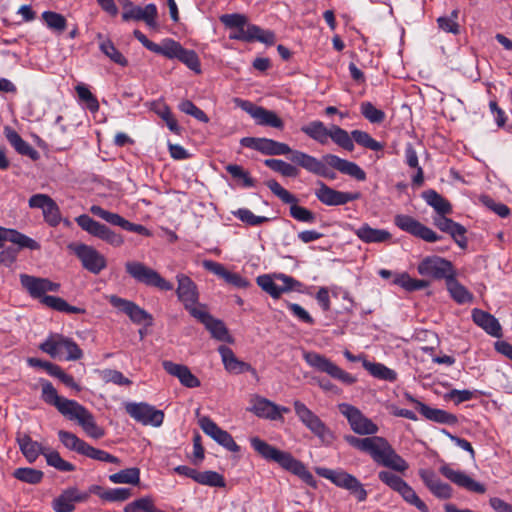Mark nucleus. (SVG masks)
Listing matches in <instances>:
<instances>
[{
    "mask_svg": "<svg viewBox=\"0 0 512 512\" xmlns=\"http://www.w3.org/2000/svg\"><path fill=\"white\" fill-rule=\"evenodd\" d=\"M422 198L439 215H447L452 212V206H451L450 202L433 189L424 191L422 193Z\"/></svg>",
    "mask_w": 512,
    "mask_h": 512,
    "instance_id": "obj_42",
    "label": "nucleus"
},
{
    "mask_svg": "<svg viewBox=\"0 0 512 512\" xmlns=\"http://www.w3.org/2000/svg\"><path fill=\"white\" fill-rule=\"evenodd\" d=\"M205 328L211 333L212 337L219 341H229L230 336L228 330L221 320L214 318L208 311L207 307L202 309L194 316Z\"/></svg>",
    "mask_w": 512,
    "mask_h": 512,
    "instance_id": "obj_34",
    "label": "nucleus"
},
{
    "mask_svg": "<svg viewBox=\"0 0 512 512\" xmlns=\"http://www.w3.org/2000/svg\"><path fill=\"white\" fill-rule=\"evenodd\" d=\"M109 480L114 484L137 485L140 482V469L131 467L109 475Z\"/></svg>",
    "mask_w": 512,
    "mask_h": 512,
    "instance_id": "obj_51",
    "label": "nucleus"
},
{
    "mask_svg": "<svg viewBox=\"0 0 512 512\" xmlns=\"http://www.w3.org/2000/svg\"><path fill=\"white\" fill-rule=\"evenodd\" d=\"M178 286L176 294L178 300L183 304L189 314L194 317L202 309L206 308L205 304L199 303V292L195 282L185 274L176 276Z\"/></svg>",
    "mask_w": 512,
    "mask_h": 512,
    "instance_id": "obj_10",
    "label": "nucleus"
},
{
    "mask_svg": "<svg viewBox=\"0 0 512 512\" xmlns=\"http://www.w3.org/2000/svg\"><path fill=\"white\" fill-rule=\"evenodd\" d=\"M264 165L283 177L296 178L300 174L299 168L294 163H288L281 159L269 158L264 160Z\"/></svg>",
    "mask_w": 512,
    "mask_h": 512,
    "instance_id": "obj_44",
    "label": "nucleus"
},
{
    "mask_svg": "<svg viewBox=\"0 0 512 512\" xmlns=\"http://www.w3.org/2000/svg\"><path fill=\"white\" fill-rule=\"evenodd\" d=\"M407 398L410 402L415 404L416 410L430 421L449 425H453L457 422V417L454 414L442 409L432 408L425 403L418 401L411 395H407Z\"/></svg>",
    "mask_w": 512,
    "mask_h": 512,
    "instance_id": "obj_29",
    "label": "nucleus"
},
{
    "mask_svg": "<svg viewBox=\"0 0 512 512\" xmlns=\"http://www.w3.org/2000/svg\"><path fill=\"white\" fill-rule=\"evenodd\" d=\"M303 358L310 367L320 372H324L344 384L351 385L356 382V378L354 376L341 369L322 354L317 352H305Z\"/></svg>",
    "mask_w": 512,
    "mask_h": 512,
    "instance_id": "obj_11",
    "label": "nucleus"
},
{
    "mask_svg": "<svg viewBox=\"0 0 512 512\" xmlns=\"http://www.w3.org/2000/svg\"><path fill=\"white\" fill-rule=\"evenodd\" d=\"M316 473L329 480L335 486L345 489L350 492L352 496L356 498L358 502H364L367 500L368 492L360 480L354 475L346 472L345 470L330 469L325 467L316 468Z\"/></svg>",
    "mask_w": 512,
    "mask_h": 512,
    "instance_id": "obj_4",
    "label": "nucleus"
},
{
    "mask_svg": "<svg viewBox=\"0 0 512 512\" xmlns=\"http://www.w3.org/2000/svg\"><path fill=\"white\" fill-rule=\"evenodd\" d=\"M277 409V404L259 395L252 396L250 399V407L247 408L248 411L259 418L271 421L283 420V416L278 415Z\"/></svg>",
    "mask_w": 512,
    "mask_h": 512,
    "instance_id": "obj_30",
    "label": "nucleus"
},
{
    "mask_svg": "<svg viewBox=\"0 0 512 512\" xmlns=\"http://www.w3.org/2000/svg\"><path fill=\"white\" fill-rule=\"evenodd\" d=\"M394 224L402 231H405L426 242L433 243L441 239L440 235L409 215H396L394 217Z\"/></svg>",
    "mask_w": 512,
    "mask_h": 512,
    "instance_id": "obj_19",
    "label": "nucleus"
},
{
    "mask_svg": "<svg viewBox=\"0 0 512 512\" xmlns=\"http://www.w3.org/2000/svg\"><path fill=\"white\" fill-rule=\"evenodd\" d=\"M439 472L452 483L466 489L467 491L484 494L486 487L468 476L465 472L454 470L448 464H444L439 468Z\"/></svg>",
    "mask_w": 512,
    "mask_h": 512,
    "instance_id": "obj_27",
    "label": "nucleus"
},
{
    "mask_svg": "<svg viewBox=\"0 0 512 512\" xmlns=\"http://www.w3.org/2000/svg\"><path fill=\"white\" fill-rule=\"evenodd\" d=\"M40 384L42 389V400L45 403L56 407L63 416L68 417L78 402L59 396L52 383L46 379H40Z\"/></svg>",
    "mask_w": 512,
    "mask_h": 512,
    "instance_id": "obj_24",
    "label": "nucleus"
},
{
    "mask_svg": "<svg viewBox=\"0 0 512 512\" xmlns=\"http://www.w3.org/2000/svg\"><path fill=\"white\" fill-rule=\"evenodd\" d=\"M5 241L16 244L20 248H28L30 250L40 249V244L25 234H22L15 229L0 227V248L3 246Z\"/></svg>",
    "mask_w": 512,
    "mask_h": 512,
    "instance_id": "obj_38",
    "label": "nucleus"
},
{
    "mask_svg": "<svg viewBox=\"0 0 512 512\" xmlns=\"http://www.w3.org/2000/svg\"><path fill=\"white\" fill-rule=\"evenodd\" d=\"M273 139L261 137H243L240 140L241 146L260 152L263 155L271 156Z\"/></svg>",
    "mask_w": 512,
    "mask_h": 512,
    "instance_id": "obj_49",
    "label": "nucleus"
},
{
    "mask_svg": "<svg viewBox=\"0 0 512 512\" xmlns=\"http://www.w3.org/2000/svg\"><path fill=\"white\" fill-rule=\"evenodd\" d=\"M344 440L352 447L369 454L377 464L400 473H404L409 468L407 461L383 437L358 438L345 435Z\"/></svg>",
    "mask_w": 512,
    "mask_h": 512,
    "instance_id": "obj_1",
    "label": "nucleus"
},
{
    "mask_svg": "<svg viewBox=\"0 0 512 512\" xmlns=\"http://www.w3.org/2000/svg\"><path fill=\"white\" fill-rule=\"evenodd\" d=\"M163 369L180 381L187 388H197L200 386V380L192 374L190 369L183 364H177L169 360L162 362Z\"/></svg>",
    "mask_w": 512,
    "mask_h": 512,
    "instance_id": "obj_35",
    "label": "nucleus"
},
{
    "mask_svg": "<svg viewBox=\"0 0 512 512\" xmlns=\"http://www.w3.org/2000/svg\"><path fill=\"white\" fill-rule=\"evenodd\" d=\"M302 159L301 168L305 169L309 173L329 180H334L336 178L335 172L329 169V167L358 181L366 180V173L358 164L342 159L334 154H325L322 159H318L307 154L306 157L302 156Z\"/></svg>",
    "mask_w": 512,
    "mask_h": 512,
    "instance_id": "obj_2",
    "label": "nucleus"
},
{
    "mask_svg": "<svg viewBox=\"0 0 512 512\" xmlns=\"http://www.w3.org/2000/svg\"><path fill=\"white\" fill-rule=\"evenodd\" d=\"M417 271L421 276L430 277L435 280L445 279L456 274L451 261L439 256H426L417 266Z\"/></svg>",
    "mask_w": 512,
    "mask_h": 512,
    "instance_id": "obj_13",
    "label": "nucleus"
},
{
    "mask_svg": "<svg viewBox=\"0 0 512 512\" xmlns=\"http://www.w3.org/2000/svg\"><path fill=\"white\" fill-rule=\"evenodd\" d=\"M83 456H86L92 460H96L99 462L112 463L115 465L121 464V460L118 457L108 453L105 450L95 448V447L89 445L88 443L83 452Z\"/></svg>",
    "mask_w": 512,
    "mask_h": 512,
    "instance_id": "obj_62",
    "label": "nucleus"
},
{
    "mask_svg": "<svg viewBox=\"0 0 512 512\" xmlns=\"http://www.w3.org/2000/svg\"><path fill=\"white\" fill-rule=\"evenodd\" d=\"M419 476L427 489L438 499L448 500L453 495V489L443 482L432 470L421 469Z\"/></svg>",
    "mask_w": 512,
    "mask_h": 512,
    "instance_id": "obj_28",
    "label": "nucleus"
},
{
    "mask_svg": "<svg viewBox=\"0 0 512 512\" xmlns=\"http://www.w3.org/2000/svg\"><path fill=\"white\" fill-rule=\"evenodd\" d=\"M301 131L320 144L327 143L330 135V129H327L324 123L319 120L312 121L303 126Z\"/></svg>",
    "mask_w": 512,
    "mask_h": 512,
    "instance_id": "obj_48",
    "label": "nucleus"
},
{
    "mask_svg": "<svg viewBox=\"0 0 512 512\" xmlns=\"http://www.w3.org/2000/svg\"><path fill=\"white\" fill-rule=\"evenodd\" d=\"M158 508L150 497H141L128 503L124 507V512H156Z\"/></svg>",
    "mask_w": 512,
    "mask_h": 512,
    "instance_id": "obj_64",
    "label": "nucleus"
},
{
    "mask_svg": "<svg viewBox=\"0 0 512 512\" xmlns=\"http://www.w3.org/2000/svg\"><path fill=\"white\" fill-rule=\"evenodd\" d=\"M318 188L315 191L316 198L327 206H341L349 202L358 200L361 196L359 192H343L338 191L324 182H318Z\"/></svg>",
    "mask_w": 512,
    "mask_h": 512,
    "instance_id": "obj_22",
    "label": "nucleus"
},
{
    "mask_svg": "<svg viewBox=\"0 0 512 512\" xmlns=\"http://www.w3.org/2000/svg\"><path fill=\"white\" fill-rule=\"evenodd\" d=\"M161 55L168 59H177L193 72L201 73V63L197 53L194 50L184 48L179 42L171 38L164 39V48Z\"/></svg>",
    "mask_w": 512,
    "mask_h": 512,
    "instance_id": "obj_14",
    "label": "nucleus"
},
{
    "mask_svg": "<svg viewBox=\"0 0 512 512\" xmlns=\"http://www.w3.org/2000/svg\"><path fill=\"white\" fill-rule=\"evenodd\" d=\"M20 283L32 298L40 299L46 295V292H57L60 288L59 283L50 281L47 278H39L28 274L20 275Z\"/></svg>",
    "mask_w": 512,
    "mask_h": 512,
    "instance_id": "obj_25",
    "label": "nucleus"
},
{
    "mask_svg": "<svg viewBox=\"0 0 512 512\" xmlns=\"http://www.w3.org/2000/svg\"><path fill=\"white\" fill-rule=\"evenodd\" d=\"M473 322L481 327L487 334L493 337L502 336V328L499 321L490 313L481 309L474 308L472 310Z\"/></svg>",
    "mask_w": 512,
    "mask_h": 512,
    "instance_id": "obj_37",
    "label": "nucleus"
},
{
    "mask_svg": "<svg viewBox=\"0 0 512 512\" xmlns=\"http://www.w3.org/2000/svg\"><path fill=\"white\" fill-rule=\"evenodd\" d=\"M5 136L11 146L17 151V153L28 156L32 160H37L39 158V153L35 150L28 142L23 140V138L12 128L5 127L4 128Z\"/></svg>",
    "mask_w": 512,
    "mask_h": 512,
    "instance_id": "obj_40",
    "label": "nucleus"
},
{
    "mask_svg": "<svg viewBox=\"0 0 512 512\" xmlns=\"http://www.w3.org/2000/svg\"><path fill=\"white\" fill-rule=\"evenodd\" d=\"M67 418L76 420L86 434L94 439H100L105 435L104 429L97 425L92 413L79 403Z\"/></svg>",
    "mask_w": 512,
    "mask_h": 512,
    "instance_id": "obj_26",
    "label": "nucleus"
},
{
    "mask_svg": "<svg viewBox=\"0 0 512 512\" xmlns=\"http://www.w3.org/2000/svg\"><path fill=\"white\" fill-rule=\"evenodd\" d=\"M293 406L298 419L323 445L332 444L335 439L334 433L311 409L299 400H295Z\"/></svg>",
    "mask_w": 512,
    "mask_h": 512,
    "instance_id": "obj_6",
    "label": "nucleus"
},
{
    "mask_svg": "<svg viewBox=\"0 0 512 512\" xmlns=\"http://www.w3.org/2000/svg\"><path fill=\"white\" fill-rule=\"evenodd\" d=\"M363 366L375 378L389 382H394L397 379V373L382 363L364 361Z\"/></svg>",
    "mask_w": 512,
    "mask_h": 512,
    "instance_id": "obj_50",
    "label": "nucleus"
},
{
    "mask_svg": "<svg viewBox=\"0 0 512 512\" xmlns=\"http://www.w3.org/2000/svg\"><path fill=\"white\" fill-rule=\"evenodd\" d=\"M97 39L101 40V42L99 43L100 51L104 55H106L112 62L122 67L128 66L127 58L116 48V46L110 39L104 38L101 33L97 34Z\"/></svg>",
    "mask_w": 512,
    "mask_h": 512,
    "instance_id": "obj_43",
    "label": "nucleus"
},
{
    "mask_svg": "<svg viewBox=\"0 0 512 512\" xmlns=\"http://www.w3.org/2000/svg\"><path fill=\"white\" fill-rule=\"evenodd\" d=\"M13 476L17 480L28 484H38L42 481L44 473L34 468L20 467L14 470Z\"/></svg>",
    "mask_w": 512,
    "mask_h": 512,
    "instance_id": "obj_60",
    "label": "nucleus"
},
{
    "mask_svg": "<svg viewBox=\"0 0 512 512\" xmlns=\"http://www.w3.org/2000/svg\"><path fill=\"white\" fill-rule=\"evenodd\" d=\"M353 142L355 141L359 146L372 151H382L384 144L376 141L369 133L362 130H353L351 132Z\"/></svg>",
    "mask_w": 512,
    "mask_h": 512,
    "instance_id": "obj_55",
    "label": "nucleus"
},
{
    "mask_svg": "<svg viewBox=\"0 0 512 512\" xmlns=\"http://www.w3.org/2000/svg\"><path fill=\"white\" fill-rule=\"evenodd\" d=\"M125 410L131 418L145 426L160 427L164 421V412L146 402H129Z\"/></svg>",
    "mask_w": 512,
    "mask_h": 512,
    "instance_id": "obj_18",
    "label": "nucleus"
},
{
    "mask_svg": "<svg viewBox=\"0 0 512 512\" xmlns=\"http://www.w3.org/2000/svg\"><path fill=\"white\" fill-rule=\"evenodd\" d=\"M229 39L243 42L259 41L266 45H273L276 41V36L274 32L270 30H264L255 24L248 23L246 26L234 29V31L229 34Z\"/></svg>",
    "mask_w": 512,
    "mask_h": 512,
    "instance_id": "obj_20",
    "label": "nucleus"
},
{
    "mask_svg": "<svg viewBox=\"0 0 512 512\" xmlns=\"http://www.w3.org/2000/svg\"><path fill=\"white\" fill-rule=\"evenodd\" d=\"M274 275H260L257 277V285L274 299H279L283 294L282 286L274 282Z\"/></svg>",
    "mask_w": 512,
    "mask_h": 512,
    "instance_id": "obj_58",
    "label": "nucleus"
},
{
    "mask_svg": "<svg viewBox=\"0 0 512 512\" xmlns=\"http://www.w3.org/2000/svg\"><path fill=\"white\" fill-rule=\"evenodd\" d=\"M68 248L81 261L83 268L93 274H99L107 266L106 258L92 246L71 243Z\"/></svg>",
    "mask_w": 512,
    "mask_h": 512,
    "instance_id": "obj_17",
    "label": "nucleus"
},
{
    "mask_svg": "<svg viewBox=\"0 0 512 512\" xmlns=\"http://www.w3.org/2000/svg\"><path fill=\"white\" fill-rule=\"evenodd\" d=\"M16 442L25 459L31 464L34 463L40 455L45 457V453L49 449L41 443L34 441L27 433L18 432Z\"/></svg>",
    "mask_w": 512,
    "mask_h": 512,
    "instance_id": "obj_31",
    "label": "nucleus"
},
{
    "mask_svg": "<svg viewBox=\"0 0 512 512\" xmlns=\"http://www.w3.org/2000/svg\"><path fill=\"white\" fill-rule=\"evenodd\" d=\"M274 275H260L257 277V285L274 299H279L283 294L282 286L274 282Z\"/></svg>",
    "mask_w": 512,
    "mask_h": 512,
    "instance_id": "obj_57",
    "label": "nucleus"
},
{
    "mask_svg": "<svg viewBox=\"0 0 512 512\" xmlns=\"http://www.w3.org/2000/svg\"><path fill=\"white\" fill-rule=\"evenodd\" d=\"M225 169L233 179L241 182L242 187L252 188L255 186V180L250 176L248 171L244 170L242 166L237 164H228Z\"/></svg>",
    "mask_w": 512,
    "mask_h": 512,
    "instance_id": "obj_61",
    "label": "nucleus"
},
{
    "mask_svg": "<svg viewBox=\"0 0 512 512\" xmlns=\"http://www.w3.org/2000/svg\"><path fill=\"white\" fill-rule=\"evenodd\" d=\"M58 437L60 442L69 450L77 452L83 455V452L87 446V442L80 439L77 435L72 432L60 430L58 431Z\"/></svg>",
    "mask_w": 512,
    "mask_h": 512,
    "instance_id": "obj_52",
    "label": "nucleus"
},
{
    "mask_svg": "<svg viewBox=\"0 0 512 512\" xmlns=\"http://www.w3.org/2000/svg\"><path fill=\"white\" fill-rule=\"evenodd\" d=\"M75 221L82 230L114 247H119L124 243V238L121 234H118L108 226L95 221L87 214L79 215L76 217Z\"/></svg>",
    "mask_w": 512,
    "mask_h": 512,
    "instance_id": "obj_12",
    "label": "nucleus"
},
{
    "mask_svg": "<svg viewBox=\"0 0 512 512\" xmlns=\"http://www.w3.org/2000/svg\"><path fill=\"white\" fill-rule=\"evenodd\" d=\"M126 272L137 282L147 286L156 287L162 291H170L173 284L164 279L157 271L138 261H129L125 264Z\"/></svg>",
    "mask_w": 512,
    "mask_h": 512,
    "instance_id": "obj_9",
    "label": "nucleus"
},
{
    "mask_svg": "<svg viewBox=\"0 0 512 512\" xmlns=\"http://www.w3.org/2000/svg\"><path fill=\"white\" fill-rule=\"evenodd\" d=\"M329 138H331L335 144L345 149L346 151L352 152L354 150L352 136L349 135L346 130L337 125L331 126Z\"/></svg>",
    "mask_w": 512,
    "mask_h": 512,
    "instance_id": "obj_54",
    "label": "nucleus"
},
{
    "mask_svg": "<svg viewBox=\"0 0 512 512\" xmlns=\"http://www.w3.org/2000/svg\"><path fill=\"white\" fill-rule=\"evenodd\" d=\"M46 26L57 34L63 33L67 28L66 18L54 11H44L41 15Z\"/></svg>",
    "mask_w": 512,
    "mask_h": 512,
    "instance_id": "obj_53",
    "label": "nucleus"
},
{
    "mask_svg": "<svg viewBox=\"0 0 512 512\" xmlns=\"http://www.w3.org/2000/svg\"><path fill=\"white\" fill-rule=\"evenodd\" d=\"M199 424L203 432L210 436L215 442L223 446L230 452L237 453L240 451V446L234 441L233 437L225 430L220 428L209 417H202Z\"/></svg>",
    "mask_w": 512,
    "mask_h": 512,
    "instance_id": "obj_23",
    "label": "nucleus"
},
{
    "mask_svg": "<svg viewBox=\"0 0 512 512\" xmlns=\"http://www.w3.org/2000/svg\"><path fill=\"white\" fill-rule=\"evenodd\" d=\"M266 186L283 203L290 204V215L299 222L312 224L316 221V215L311 210L297 204L298 199L295 195L283 188L276 180L266 181Z\"/></svg>",
    "mask_w": 512,
    "mask_h": 512,
    "instance_id": "obj_8",
    "label": "nucleus"
},
{
    "mask_svg": "<svg viewBox=\"0 0 512 512\" xmlns=\"http://www.w3.org/2000/svg\"><path fill=\"white\" fill-rule=\"evenodd\" d=\"M338 408L356 434L374 435L378 432V426L357 407L348 403H341L338 405Z\"/></svg>",
    "mask_w": 512,
    "mask_h": 512,
    "instance_id": "obj_15",
    "label": "nucleus"
},
{
    "mask_svg": "<svg viewBox=\"0 0 512 512\" xmlns=\"http://www.w3.org/2000/svg\"><path fill=\"white\" fill-rule=\"evenodd\" d=\"M109 303L120 312L126 314L135 324H144L147 326L152 324V315L135 302L121 298L117 295H111L109 297Z\"/></svg>",
    "mask_w": 512,
    "mask_h": 512,
    "instance_id": "obj_21",
    "label": "nucleus"
},
{
    "mask_svg": "<svg viewBox=\"0 0 512 512\" xmlns=\"http://www.w3.org/2000/svg\"><path fill=\"white\" fill-rule=\"evenodd\" d=\"M158 17L157 6L153 3L147 4L144 8L135 5L132 9H127L122 13L123 21H144L147 26L155 28Z\"/></svg>",
    "mask_w": 512,
    "mask_h": 512,
    "instance_id": "obj_32",
    "label": "nucleus"
},
{
    "mask_svg": "<svg viewBox=\"0 0 512 512\" xmlns=\"http://www.w3.org/2000/svg\"><path fill=\"white\" fill-rule=\"evenodd\" d=\"M250 444L254 451L265 460L277 463L283 469L298 476L308 486L317 487V481L312 473L304 463L294 458L291 453L279 450L259 437L250 438Z\"/></svg>",
    "mask_w": 512,
    "mask_h": 512,
    "instance_id": "obj_3",
    "label": "nucleus"
},
{
    "mask_svg": "<svg viewBox=\"0 0 512 512\" xmlns=\"http://www.w3.org/2000/svg\"><path fill=\"white\" fill-rule=\"evenodd\" d=\"M75 91L78 95L79 100L85 104L86 108L92 112L95 113L99 110L100 105L98 102V99L92 92L89 90V88L84 84H78L75 87Z\"/></svg>",
    "mask_w": 512,
    "mask_h": 512,
    "instance_id": "obj_63",
    "label": "nucleus"
},
{
    "mask_svg": "<svg viewBox=\"0 0 512 512\" xmlns=\"http://www.w3.org/2000/svg\"><path fill=\"white\" fill-rule=\"evenodd\" d=\"M233 101L237 107L248 113L255 120L256 124L277 129H282L284 127L282 119L274 111L268 110L249 100H243L241 98H234Z\"/></svg>",
    "mask_w": 512,
    "mask_h": 512,
    "instance_id": "obj_16",
    "label": "nucleus"
},
{
    "mask_svg": "<svg viewBox=\"0 0 512 512\" xmlns=\"http://www.w3.org/2000/svg\"><path fill=\"white\" fill-rule=\"evenodd\" d=\"M218 351L222 357L224 367L228 372L241 374L253 370L249 363L239 360L231 348L222 345L218 348Z\"/></svg>",
    "mask_w": 512,
    "mask_h": 512,
    "instance_id": "obj_39",
    "label": "nucleus"
},
{
    "mask_svg": "<svg viewBox=\"0 0 512 512\" xmlns=\"http://www.w3.org/2000/svg\"><path fill=\"white\" fill-rule=\"evenodd\" d=\"M393 283L402 287L408 292L422 290L430 285V282L425 279L412 278L408 273L403 272L396 274Z\"/></svg>",
    "mask_w": 512,
    "mask_h": 512,
    "instance_id": "obj_47",
    "label": "nucleus"
},
{
    "mask_svg": "<svg viewBox=\"0 0 512 512\" xmlns=\"http://www.w3.org/2000/svg\"><path fill=\"white\" fill-rule=\"evenodd\" d=\"M41 303L53 310L68 314H84L86 312L84 308L72 306L63 298L58 296H44Z\"/></svg>",
    "mask_w": 512,
    "mask_h": 512,
    "instance_id": "obj_45",
    "label": "nucleus"
},
{
    "mask_svg": "<svg viewBox=\"0 0 512 512\" xmlns=\"http://www.w3.org/2000/svg\"><path fill=\"white\" fill-rule=\"evenodd\" d=\"M39 349L52 358L64 355L67 361H76L83 357V351L74 340L57 333L49 335L48 338L40 344Z\"/></svg>",
    "mask_w": 512,
    "mask_h": 512,
    "instance_id": "obj_5",
    "label": "nucleus"
},
{
    "mask_svg": "<svg viewBox=\"0 0 512 512\" xmlns=\"http://www.w3.org/2000/svg\"><path fill=\"white\" fill-rule=\"evenodd\" d=\"M354 234L366 244L387 243L392 239V234L385 229L371 227L368 223L361 224L358 228L353 229Z\"/></svg>",
    "mask_w": 512,
    "mask_h": 512,
    "instance_id": "obj_36",
    "label": "nucleus"
},
{
    "mask_svg": "<svg viewBox=\"0 0 512 512\" xmlns=\"http://www.w3.org/2000/svg\"><path fill=\"white\" fill-rule=\"evenodd\" d=\"M203 266L205 269L221 277L226 283L236 288H247L250 285L249 281L245 277L241 276L239 273L227 270L221 263L206 260L203 262Z\"/></svg>",
    "mask_w": 512,
    "mask_h": 512,
    "instance_id": "obj_33",
    "label": "nucleus"
},
{
    "mask_svg": "<svg viewBox=\"0 0 512 512\" xmlns=\"http://www.w3.org/2000/svg\"><path fill=\"white\" fill-rule=\"evenodd\" d=\"M52 508L55 512H73L75 502L69 488L63 490L59 496L53 499Z\"/></svg>",
    "mask_w": 512,
    "mask_h": 512,
    "instance_id": "obj_59",
    "label": "nucleus"
},
{
    "mask_svg": "<svg viewBox=\"0 0 512 512\" xmlns=\"http://www.w3.org/2000/svg\"><path fill=\"white\" fill-rule=\"evenodd\" d=\"M45 459L49 466L61 472H73L76 470L74 464L64 460L56 450L48 449L45 453Z\"/></svg>",
    "mask_w": 512,
    "mask_h": 512,
    "instance_id": "obj_56",
    "label": "nucleus"
},
{
    "mask_svg": "<svg viewBox=\"0 0 512 512\" xmlns=\"http://www.w3.org/2000/svg\"><path fill=\"white\" fill-rule=\"evenodd\" d=\"M446 288L450 297L457 304L470 303L474 299L473 294L456 279V274H453V276L449 277L446 281Z\"/></svg>",
    "mask_w": 512,
    "mask_h": 512,
    "instance_id": "obj_41",
    "label": "nucleus"
},
{
    "mask_svg": "<svg viewBox=\"0 0 512 512\" xmlns=\"http://www.w3.org/2000/svg\"><path fill=\"white\" fill-rule=\"evenodd\" d=\"M378 479L390 489L400 494L405 502L416 507L420 512H429L428 506L419 498L415 490L400 476L382 470L378 473Z\"/></svg>",
    "mask_w": 512,
    "mask_h": 512,
    "instance_id": "obj_7",
    "label": "nucleus"
},
{
    "mask_svg": "<svg viewBox=\"0 0 512 512\" xmlns=\"http://www.w3.org/2000/svg\"><path fill=\"white\" fill-rule=\"evenodd\" d=\"M307 154L308 153L303 152L301 150L292 149L286 143L279 142L276 140L273 141L271 156L288 155V159L297 166L301 167V161H303L302 156L306 157Z\"/></svg>",
    "mask_w": 512,
    "mask_h": 512,
    "instance_id": "obj_46",
    "label": "nucleus"
}]
</instances>
